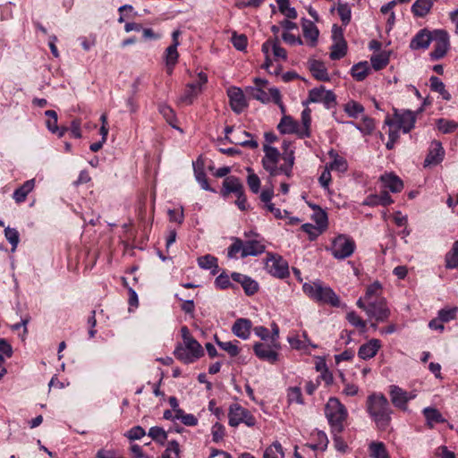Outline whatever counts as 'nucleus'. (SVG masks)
Returning <instances> with one entry per match:
<instances>
[{
    "mask_svg": "<svg viewBox=\"0 0 458 458\" xmlns=\"http://www.w3.org/2000/svg\"><path fill=\"white\" fill-rule=\"evenodd\" d=\"M291 141L284 140L282 148L284 153L281 155L276 148L267 144L263 145L264 157L261 163L263 168L275 177L279 174H284L287 177L292 175L293 166L294 165V151L291 148Z\"/></svg>",
    "mask_w": 458,
    "mask_h": 458,
    "instance_id": "f257e3e1",
    "label": "nucleus"
},
{
    "mask_svg": "<svg viewBox=\"0 0 458 458\" xmlns=\"http://www.w3.org/2000/svg\"><path fill=\"white\" fill-rule=\"evenodd\" d=\"M356 305L362 310L369 318L377 322L387 319L390 310L383 297V287L378 281L368 285L363 296L360 297Z\"/></svg>",
    "mask_w": 458,
    "mask_h": 458,
    "instance_id": "f03ea898",
    "label": "nucleus"
},
{
    "mask_svg": "<svg viewBox=\"0 0 458 458\" xmlns=\"http://www.w3.org/2000/svg\"><path fill=\"white\" fill-rule=\"evenodd\" d=\"M366 411L379 430L389 428L393 411L383 394L373 393L369 394L366 400Z\"/></svg>",
    "mask_w": 458,
    "mask_h": 458,
    "instance_id": "7ed1b4c3",
    "label": "nucleus"
},
{
    "mask_svg": "<svg viewBox=\"0 0 458 458\" xmlns=\"http://www.w3.org/2000/svg\"><path fill=\"white\" fill-rule=\"evenodd\" d=\"M302 290L307 296L318 303L330 304L333 307L340 306L339 297L333 289L324 285L320 281L305 283Z\"/></svg>",
    "mask_w": 458,
    "mask_h": 458,
    "instance_id": "20e7f679",
    "label": "nucleus"
},
{
    "mask_svg": "<svg viewBox=\"0 0 458 458\" xmlns=\"http://www.w3.org/2000/svg\"><path fill=\"white\" fill-rule=\"evenodd\" d=\"M325 415L333 433H341L344 430V422L348 412L345 406L335 397L328 399L325 407Z\"/></svg>",
    "mask_w": 458,
    "mask_h": 458,
    "instance_id": "39448f33",
    "label": "nucleus"
},
{
    "mask_svg": "<svg viewBox=\"0 0 458 458\" xmlns=\"http://www.w3.org/2000/svg\"><path fill=\"white\" fill-rule=\"evenodd\" d=\"M174 354L177 360L185 364H190L202 357L204 351L196 339H188L187 342H182L175 347Z\"/></svg>",
    "mask_w": 458,
    "mask_h": 458,
    "instance_id": "423d86ee",
    "label": "nucleus"
},
{
    "mask_svg": "<svg viewBox=\"0 0 458 458\" xmlns=\"http://www.w3.org/2000/svg\"><path fill=\"white\" fill-rule=\"evenodd\" d=\"M280 343L273 341L257 342L253 344L255 355L261 360L275 364L279 359Z\"/></svg>",
    "mask_w": 458,
    "mask_h": 458,
    "instance_id": "0eeeda50",
    "label": "nucleus"
},
{
    "mask_svg": "<svg viewBox=\"0 0 458 458\" xmlns=\"http://www.w3.org/2000/svg\"><path fill=\"white\" fill-rule=\"evenodd\" d=\"M228 423L231 427H237L241 423L248 427H253L256 424V419L250 411L239 403H233L229 407Z\"/></svg>",
    "mask_w": 458,
    "mask_h": 458,
    "instance_id": "6e6552de",
    "label": "nucleus"
},
{
    "mask_svg": "<svg viewBox=\"0 0 458 458\" xmlns=\"http://www.w3.org/2000/svg\"><path fill=\"white\" fill-rule=\"evenodd\" d=\"M355 250L354 241L347 235H338L332 242L331 253L337 259L350 257Z\"/></svg>",
    "mask_w": 458,
    "mask_h": 458,
    "instance_id": "1a4fd4ad",
    "label": "nucleus"
},
{
    "mask_svg": "<svg viewBox=\"0 0 458 458\" xmlns=\"http://www.w3.org/2000/svg\"><path fill=\"white\" fill-rule=\"evenodd\" d=\"M432 42H434V49L429 54L431 60L441 59L445 55L450 46L448 33L444 30H434Z\"/></svg>",
    "mask_w": 458,
    "mask_h": 458,
    "instance_id": "9d476101",
    "label": "nucleus"
},
{
    "mask_svg": "<svg viewBox=\"0 0 458 458\" xmlns=\"http://www.w3.org/2000/svg\"><path fill=\"white\" fill-rule=\"evenodd\" d=\"M249 94L250 98L260 101L261 103L267 104L270 101H274L276 105L280 106L282 111H284V106L281 102V94L278 89L270 88L268 91H266L261 88H249Z\"/></svg>",
    "mask_w": 458,
    "mask_h": 458,
    "instance_id": "9b49d317",
    "label": "nucleus"
},
{
    "mask_svg": "<svg viewBox=\"0 0 458 458\" xmlns=\"http://www.w3.org/2000/svg\"><path fill=\"white\" fill-rule=\"evenodd\" d=\"M394 118L386 117L385 120V125L383 129L385 132L388 134V140L386 143V147L388 149H392L394 143L399 139V132L401 131V116L398 114V110L394 109Z\"/></svg>",
    "mask_w": 458,
    "mask_h": 458,
    "instance_id": "f8f14e48",
    "label": "nucleus"
},
{
    "mask_svg": "<svg viewBox=\"0 0 458 458\" xmlns=\"http://www.w3.org/2000/svg\"><path fill=\"white\" fill-rule=\"evenodd\" d=\"M208 77L205 73L199 72L198 76V80L195 82L189 83L184 92L180 98V101L186 105H191L193 100L200 94L202 91V87L207 83Z\"/></svg>",
    "mask_w": 458,
    "mask_h": 458,
    "instance_id": "ddd939ff",
    "label": "nucleus"
},
{
    "mask_svg": "<svg viewBox=\"0 0 458 458\" xmlns=\"http://www.w3.org/2000/svg\"><path fill=\"white\" fill-rule=\"evenodd\" d=\"M266 267L269 274L278 278H285L289 275L287 262L279 256L269 255Z\"/></svg>",
    "mask_w": 458,
    "mask_h": 458,
    "instance_id": "4468645a",
    "label": "nucleus"
},
{
    "mask_svg": "<svg viewBox=\"0 0 458 458\" xmlns=\"http://www.w3.org/2000/svg\"><path fill=\"white\" fill-rule=\"evenodd\" d=\"M262 52L266 56V61L264 66L268 68L271 65V60L269 58V53L272 52L275 58L285 60L287 58V53L284 48H283L277 39H267L262 45Z\"/></svg>",
    "mask_w": 458,
    "mask_h": 458,
    "instance_id": "2eb2a0df",
    "label": "nucleus"
},
{
    "mask_svg": "<svg viewBox=\"0 0 458 458\" xmlns=\"http://www.w3.org/2000/svg\"><path fill=\"white\" fill-rule=\"evenodd\" d=\"M227 96L231 108L236 114L242 113L248 106L243 91L237 87H230L227 89Z\"/></svg>",
    "mask_w": 458,
    "mask_h": 458,
    "instance_id": "dca6fc26",
    "label": "nucleus"
},
{
    "mask_svg": "<svg viewBox=\"0 0 458 458\" xmlns=\"http://www.w3.org/2000/svg\"><path fill=\"white\" fill-rule=\"evenodd\" d=\"M335 101V94L324 87L314 88L309 92V103H324L329 107Z\"/></svg>",
    "mask_w": 458,
    "mask_h": 458,
    "instance_id": "f3484780",
    "label": "nucleus"
},
{
    "mask_svg": "<svg viewBox=\"0 0 458 458\" xmlns=\"http://www.w3.org/2000/svg\"><path fill=\"white\" fill-rule=\"evenodd\" d=\"M243 244L244 250L243 253H242V258H246L248 256H259L266 250L264 239L261 236H256V238L245 240L243 241Z\"/></svg>",
    "mask_w": 458,
    "mask_h": 458,
    "instance_id": "a211bd4d",
    "label": "nucleus"
},
{
    "mask_svg": "<svg viewBox=\"0 0 458 458\" xmlns=\"http://www.w3.org/2000/svg\"><path fill=\"white\" fill-rule=\"evenodd\" d=\"M434 30L430 31L427 29L420 30L411 39L410 47L413 50L427 49L432 42Z\"/></svg>",
    "mask_w": 458,
    "mask_h": 458,
    "instance_id": "6ab92c4d",
    "label": "nucleus"
},
{
    "mask_svg": "<svg viewBox=\"0 0 458 458\" xmlns=\"http://www.w3.org/2000/svg\"><path fill=\"white\" fill-rule=\"evenodd\" d=\"M302 33L305 39L308 41V45L315 47L318 43V38L319 35L318 29L315 23L308 19L303 18L301 20Z\"/></svg>",
    "mask_w": 458,
    "mask_h": 458,
    "instance_id": "aec40b11",
    "label": "nucleus"
},
{
    "mask_svg": "<svg viewBox=\"0 0 458 458\" xmlns=\"http://www.w3.org/2000/svg\"><path fill=\"white\" fill-rule=\"evenodd\" d=\"M252 323L248 318H238L232 327L233 335L242 340H247L250 336Z\"/></svg>",
    "mask_w": 458,
    "mask_h": 458,
    "instance_id": "412c9836",
    "label": "nucleus"
},
{
    "mask_svg": "<svg viewBox=\"0 0 458 458\" xmlns=\"http://www.w3.org/2000/svg\"><path fill=\"white\" fill-rule=\"evenodd\" d=\"M277 129L283 134L295 133L301 138V124L289 115L282 117Z\"/></svg>",
    "mask_w": 458,
    "mask_h": 458,
    "instance_id": "4be33fe9",
    "label": "nucleus"
},
{
    "mask_svg": "<svg viewBox=\"0 0 458 458\" xmlns=\"http://www.w3.org/2000/svg\"><path fill=\"white\" fill-rule=\"evenodd\" d=\"M234 282L241 284L247 295L254 294L258 289V283L248 276L233 272L231 276Z\"/></svg>",
    "mask_w": 458,
    "mask_h": 458,
    "instance_id": "5701e85b",
    "label": "nucleus"
},
{
    "mask_svg": "<svg viewBox=\"0 0 458 458\" xmlns=\"http://www.w3.org/2000/svg\"><path fill=\"white\" fill-rule=\"evenodd\" d=\"M381 347V343L377 339H371L369 342L360 345L358 351V355L362 360H369L373 358Z\"/></svg>",
    "mask_w": 458,
    "mask_h": 458,
    "instance_id": "b1692460",
    "label": "nucleus"
},
{
    "mask_svg": "<svg viewBox=\"0 0 458 458\" xmlns=\"http://www.w3.org/2000/svg\"><path fill=\"white\" fill-rule=\"evenodd\" d=\"M445 155V150L443 147L441 146V143L438 141H434L431 145V148L429 150V153L428 154L424 165L425 166L430 165H437L440 163Z\"/></svg>",
    "mask_w": 458,
    "mask_h": 458,
    "instance_id": "393cba45",
    "label": "nucleus"
},
{
    "mask_svg": "<svg viewBox=\"0 0 458 458\" xmlns=\"http://www.w3.org/2000/svg\"><path fill=\"white\" fill-rule=\"evenodd\" d=\"M35 182V179L28 180L13 191V199L17 204H21L26 200L29 193L34 190Z\"/></svg>",
    "mask_w": 458,
    "mask_h": 458,
    "instance_id": "a878e982",
    "label": "nucleus"
},
{
    "mask_svg": "<svg viewBox=\"0 0 458 458\" xmlns=\"http://www.w3.org/2000/svg\"><path fill=\"white\" fill-rule=\"evenodd\" d=\"M422 413L426 419L427 426L430 428H433L437 423H445L446 421L441 412L434 407L424 408Z\"/></svg>",
    "mask_w": 458,
    "mask_h": 458,
    "instance_id": "bb28decb",
    "label": "nucleus"
},
{
    "mask_svg": "<svg viewBox=\"0 0 458 458\" xmlns=\"http://www.w3.org/2000/svg\"><path fill=\"white\" fill-rule=\"evenodd\" d=\"M230 142L243 147H249L250 148H257L259 146L257 140H253L251 134L246 131H237L233 135V139L230 140Z\"/></svg>",
    "mask_w": 458,
    "mask_h": 458,
    "instance_id": "cd10ccee",
    "label": "nucleus"
},
{
    "mask_svg": "<svg viewBox=\"0 0 458 458\" xmlns=\"http://www.w3.org/2000/svg\"><path fill=\"white\" fill-rule=\"evenodd\" d=\"M437 0H416L411 5V13L415 17L423 18L431 10Z\"/></svg>",
    "mask_w": 458,
    "mask_h": 458,
    "instance_id": "c85d7f7f",
    "label": "nucleus"
},
{
    "mask_svg": "<svg viewBox=\"0 0 458 458\" xmlns=\"http://www.w3.org/2000/svg\"><path fill=\"white\" fill-rule=\"evenodd\" d=\"M310 71L317 80L322 81H329L327 70L322 62L317 60L310 61Z\"/></svg>",
    "mask_w": 458,
    "mask_h": 458,
    "instance_id": "c756f323",
    "label": "nucleus"
},
{
    "mask_svg": "<svg viewBox=\"0 0 458 458\" xmlns=\"http://www.w3.org/2000/svg\"><path fill=\"white\" fill-rule=\"evenodd\" d=\"M45 115L48 117V119L46 122V125L49 131H51L52 133H57L59 137H63L67 129L59 128L57 126L56 112L54 110H47L45 112Z\"/></svg>",
    "mask_w": 458,
    "mask_h": 458,
    "instance_id": "7c9ffc66",
    "label": "nucleus"
},
{
    "mask_svg": "<svg viewBox=\"0 0 458 458\" xmlns=\"http://www.w3.org/2000/svg\"><path fill=\"white\" fill-rule=\"evenodd\" d=\"M393 202V199L386 191L381 192L380 194H370L369 195L363 204L367 206H377L382 205L386 206Z\"/></svg>",
    "mask_w": 458,
    "mask_h": 458,
    "instance_id": "2f4dec72",
    "label": "nucleus"
},
{
    "mask_svg": "<svg viewBox=\"0 0 458 458\" xmlns=\"http://www.w3.org/2000/svg\"><path fill=\"white\" fill-rule=\"evenodd\" d=\"M370 72L369 64L367 61L360 62L351 68V75L357 81H362Z\"/></svg>",
    "mask_w": 458,
    "mask_h": 458,
    "instance_id": "473e14b6",
    "label": "nucleus"
},
{
    "mask_svg": "<svg viewBox=\"0 0 458 458\" xmlns=\"http://www.w3.org/2000/svg\"><path fill=\"white\" fill-rule=\"evenodd\" d=\"M224 186V194H228L231 192L235 193L236 195L242 194L243 192V186L241 181L233 176L226 177L223 182Z\"/></svg>",
    "mask_w": 458,
    "mask_h": 458,
    "instance_id": "72a5a7b5",
    "label": "nucleus"
},
{
    "mask_svg": "<svg viewBox=\"0 0 458 458\" xmlns=\"http://www.w3.org/2000/svg\"><path fill=\"white\" fill-rule=\"evenodd\" d=\"M287 341H288L289 344L291 345V347L293 349H295V350H298V351L307 352L308 351V347H310V346L312 347L313 349L318 348V345L313 344V343H311L310 340L303 341L297 335H289L287 337Z\"/></svg>",
    "mask_w": 458,
    "mask_h": 458,
    "instance_id": "f704fd0d",
    "label": "nucleus"
},
{
    "mask_svg": "<svg viewBox=\"0 0 458 458\" xmlns=\"http://www.w3.org/2000/svg\"><path fill=\"white\" fill-rule=\"evenodd\" d=\"M329 157L333 159L332 162L327 165L329 169L341 173L347 171L348 164L344 157L339 156L334 150L329 152Z\"/></svg>",
    "mask_w": 458,
    "mask_h": 458,
    "instance_id": "c9c22d12",
    "label": "nucleus"
},
{
    "mask_svg": "<svg viewBox=\"0 0 458 458\" xmlns=\"http://www.w3.org/2000/svg\"><path fill=\"white\" fill-rule=\"evenodd\" d=\"M381 182L386 190H389L392 192L399 191L401 187V181L393 174H386L381 176Z\"/></svg>",
    "mask_w": 458,
    "mask_h": 458,
    "instance_id": "e433bc0d",
    "label": "nucleus"
},
{
    "mask_svg": "<svg viewBox=\"0 0 458 458\" xmlns=\"http://www.w3.org/2000/svg\"><path fill=\"white\" fill-rule=\"evenodd\" d=\"M370 63L375 71H379L388 64L389 54L386 51L373 54L370 57Z\"/></svg>",
    "mask_w": 458,
    "mask_h": 458,
    "instance_id": "4c0bfd02",
    "label": "nucleus"
},
{
    "mask_svg": "<svg viewBox=\"0 0 458 458\" xmlns=\"http://www.w3.org/2000/svg\"><path fill=\"white\" fill-rule=\"evenodd\" d=\"M164 57H165V62L167 72L170 74V73H172L174 67L175 66V64L178 61V58H179L177 47L169 46L165 49Z\"/></svg>",
    "mask_w": 458,
    "mask_h": 458,
    "instance_id": "58836bf2",
    "label": "nucleus"
},
{
    "mask_svg": "<svg viewBox=\"0 0 458 458\" xmlns=\"http://www.w3.org/2000/svg\"><path fill=\"white\" fill-rule=\"evenodd\" d=\"M445 261L447 269L458 267V240L454 242L451 250L445 254Z\"/></svg>",
    "mask_w": 458,
    "mask_h": 458,
    "instance_id": "ea45409f",
    "label": "nucleus"
},
{
    "mask_svg": "<svg viewBox=\"0 0 458 458\" xmlns=\"http://www.w3.org/2000/svg\"><path fill=\"white\" fill-rule=\"evenodd\" d=\"M216 344L225 352H226L231 357H236L239 353L241 349L238 346L239 341H220L219 339L216 338Z\"/></svg>",
    "mask_w": 458,
    "mask_h": 458,
    "instance_id": "a19ab883",
    "label": "nucleus"
},
{
    "mask_svg": "<svg viewBox=\"0 0 458 458\" xmlns=\"http://www.w3.org/2000/svg\"><path fill=\"white\" fill-rule=\"evenodd\" d=\"M347 321L360 333L367 331V322L363 320L355 311H350L346 314Z\"/></svg>",
    "mask_w": 458,
    "mask_h": 458,
    "instance_id": "79ce46f5",
    "label": "nucleus"
},
{
    "mask_svg": "<svg viewBox=\"0 0 458 458\" xmlns=\"http://www.w3.org/2000/svg\"><path fill=\"white\" fill-rule=\"evenodd\" d=\"M310 109L305 108L301 112V138H307L310 135Z\"/></svg>",
    "mask_w": 458,
    "mask_h": 458,
    "instance_id": "37998d69",
    "label": "nucleus"
},
{
    "mask_svg": "<svg viewBox=\"0 0 458 458\" xmlns=\"http://www.w3.org/2000/svg\"><path fill=\"white\" fill-rule=\"evenodd\" d=\"M346 41L334 42V44L331 47L330 58L332 60H339L346 55Z\"/></svg>",
    "mask_w": 458,
    "mask_h": 458,
    "instance_id": "c03bdc74",
    "label": "nucleus"
},
{
    "mask_svg": "<svg viewBox=\"0 0 458 458\" xmlns=\"http://www.w3.org/2000/svg\"><path fill=\"white\" fill-rule=\"evenodd\" d=\"M263 458H284L281 444L277 441L274 442L265 450Z\"/></svg>",
    "mask_w": 458,
    "mask_h": 458,
    "instance_id": "a18cd8bd",
    "label": "nucleus"
},
{
    "mask_svg": "<svg viewBox=\"0 0 458 458\" xmlns=\"http://www.w3.org/2000/svg\"><path fill=\"white\" fill-rule=\"evenodd\" d=\"M148 437H150L154 441L163 445L167 440V433L165 431L163 428L160 427H152L149 428Z\"/></svg>",
    "mask_w": 458,
    "mask_h": 458,
    "instance_id": "49530a36",
    "label": "nucleus"
},
{
    "mask_svg": "<svg viewBox=\"0 0 458 458\" xmlns=\"http://www.w3.org/2000/svg\"><path fill=\"white\" fill-rule=\"evenodd\" d=\"M336 10L343 24L347 25L352 18L351 6L347 3H338Z\"/></svg>",
    "mask_w": 458,
    "mask_h": 458,
    "instance_id": "de8ad7c7",
    "label": "nucleus"
},
{
    "mask_svg": "<svg viewBox=\"0 0 458 458\" xmlns=\"http://www.w3.org/2000/svg\"><path fill=\"white\" fill-rule=\"evenodd\" d=\"M416 121V113L410 110L403 112V133L409 132L413 127Z\"/></svg>",
    "mask_w": 458,
    "mask_h": 458,
    "instance_id": "09e8293b",
    "label": "nucleus"
},
{
    "mask_svg": "<svg viewBox=\"0 0 458 458\" xmlns=\"http://www.w3.org/2000/svg\"><path fill=\"white\" fill-rule=\"evenodd\" d=\"M436 124L443 133H451L458 128V123L444 118L437 119Z\"/></svg>",
    "mask_w": 458,
    "mask_h": 458,
    "instance_id": "8fccbe9b",
    "label": "nucleus"
},
{
    "mask_svg": "<svg viewBox=\"0 0 458 458\" xmlns=\"http://www.w3.org/2000/svg\"><path fill=\"white\" fill-rule=\"evenodd\" d=\"M243 241L240 238H233V243L228 248L227 256L230 259H237V254L243 253Z\"/></svg>",
    "mask_w": 458,
    "mask_h": 458,
    "instance_id": "3c124183",
    "label": "nucleus"
},
{
    "mask_svg": "<svg viewBox=\"0 0 458 458\" xmlns=\"http://www.w3.org/2000/svg\"><path fill=\"white\" fill-rule=\"evenodd\" d=\"M344 111L350 117L357 118L364 112V107L358 102L350 101L345 104Z\"/></svg>",
    "mask_w": 458,
    "mask_h": 458,
    "instance_id": "603ef678",
    "label": "nucleus"
},
{
    "mask_svg": "<svg viewBox=\"0 0 458 458\" xmlns=\"http://www.w3.org/2000/svg\"><path fill=\"white\" fill-rule=\"evenodd\" d=\"M348 123L355 125V127L364 134H369L375 128L374 120L369 117H364L362 122L359 124H355L353 122H348Z\"/></svg>",
    "mask_w": 458,
    "mask_h": 458,
    "instance_id": "864d4df0",
    "label": "nucleus"
},
{
    "mask_svg": "<svg viewBox=\"0 0 458 458\" xmlns=\"http://www.w3.org/2000/svg\"><path fill=\"white\" fill-rule=\"evenodd\" d=\"M370 456L372 458H387L385 445L379 442H372L369 445Z\"/></svg>",
    "mask_w": 458,
    "mask_h": 458,
    "instance_id": "5fc2aeb1",
    "label": "nucleus"
},
{
    "mask_svg": "<svg viewBox=\"0 0 458 458\" xmlns=\"http://www.w3.org/2000/svg\"><path fill=\"white\" fill-rule=\"evenodd\" d=\"M159 458H180L179 444L176 441H170Z\"/></svg>",
    "mask_w": 458,
    "mask_h": 458,
    "instance_id": "6e6d98bb",
    "label": "nucleus"
},
{
    "mask_svg": "<svg viewBox=\"0 0 458 458\" xmlns=\"http://www.w3.org/2000/svg\"><path fill=\"white\" fill-rule=\"evenodd\" d=\"M198 264L201 268L212 269L217 268V259L214 256L205 255L198 259Z\"/></svg>",
    "mask_w": 458,
    "mask_h": 458,
    "instance_id": "4d7b16f0",
    "label": "nucleus"
},
{
    "mask_svg": "<svg viewBox=\"0 0 458 458\" xmlns=\"http://www.w3.org/2000/svg\"><path fill=\"white\" fill-rule=\"evenodd\" d=\"M174 418L180 420L186 426H195L198 423V419L193 414L184 413L182 410L176 411Z\"/></svg>",
    "mask_w": 458,
    "mask_h": 458,
    "instance_id": "13d9d810",
    "label": "nucleus"
},
{
    "mask_svg": "<svg viewBox=\"0 0 458 458\" xmlns=\"http://www.w3.org/2000/svg\"><path fill=\"white\" fill-rule=\"evenodd\" d=\"M194 174L197 182L200 184L201 188L205 191H211L206 174L203 171V168L199 165H194Z\"/></svg>",
    "mask_w": 458,
    "mask_h": 458,
    "instance_id": "bf43d9fd",
    "label": "nucleus"
},
{
    "mask_svg": "<svg viewBox=\"0 0 458 458\" xmlns=\"http://www.w3.org/2000/svg\"><path fill=\"white\" fill-rule=\"evenodd\" d=\"M4 236L12 244V250L14 251L20 241L19 232L15 228L6 227L4 230Z\"/></svg>",
    "mask_w": 458,
    "mask_h": 458,
    "instance_id": "052dcab7",
    "label": "nucleus"
},
{
    "mask_svg": "<svg viewBox=\"0 0 458 458\" xmlns=\"http://www.w3.org/2000/svg\"><path fill=\"white\" fill-rule=\"evenodd\" d=\"M249 175L247 177V182L253 193H258L260 189V180L259 176L254 174L250 168H248Z\"/></svg>",
    "mask_w": 458,
    "mask_h": 458,
    "instance_id": "680f3d73",
    "label": "nucleus"
},
{
    "mask_svg": "<svg viewBox=\"0 0 458 458\" xmlns=\"http://www.w3.org/2000/svg\"><path fill=\"white\" fill-rule=\"evenodd\" d=\"M287 398L290 403H295L301 404L303 403L301 391L298 386L290 387L288 389Z\"/></svg>",
    "mask_w": 458,
    "mask_h": 458,
    "instance_id": "e2e57ef3",
    "label": "nucleus"
},
{
    "mask_svg": "<svg viewBox=\"0 0 458 458\" xmlns=\"http://www.w3.org/2000/svg\"><path fill=\"white\" fill-rule=\"evenodd\" d=\"M314 437L316 438V443L314 444L315 447H319V450L325 451L328 445V438L325 432L318 430L314 433Z\"/></svg>",
    "mask_w": 458,
    "mask_h": 458,
    "instance_id": "0e129e2a",
    "label": "nucleus"
},
{
    "mask_svg": "<svg viewBox=\"0 0 458 458\" xmlns=\"http://www.w3.org/2000/svg\"><path fill=\"white\" fill-rule=\"evenodd\" d=\"M456 312H457L456 308L442 309L438 311V318L443 323L449 322L450 320H452L455 318Z\"/></svg>",
    "mask_w": 458,
    "mask_h": 458,
    "instance_id": "69168bd1",
    "label": "nucleus"
},
{
    "mask_svg": "<svg viewBox=\"0 0 458 458\" xmlns=\"http://www.w3.org/2000/svg\"><path fill=\"white\" fill-rule=\"evenodd\" d=\"M159 112L173 127H175L173 123V122L175 120V114L174 110L169 106L161 105L159 106Z\"/></svg>",
    "mask_w": 458,
    "mask_h": 458,
    "instance_id": "338daca9",
    "label": "nucleus"
},
{
    "mask_svg": "<svg viewBox=\"0 0 458 458\" xmlns=\"http://www.w3.org/2000/svg\"><path fill=\"white\" fill-rule=\"evenodd\" d=\"M146 435L143 428L140 426H135L125 433V437L131 440H138L142 438Z\"/></svg>",
    "mask_w": 458,
    "mask_h": 458,
    "instance_id": "774afa93",
    "label": "nucleus"
}]
</instances>
